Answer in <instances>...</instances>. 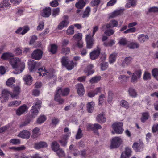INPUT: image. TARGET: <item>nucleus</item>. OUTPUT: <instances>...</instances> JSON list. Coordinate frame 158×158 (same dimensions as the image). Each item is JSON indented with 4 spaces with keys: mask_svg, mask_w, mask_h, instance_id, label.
<instances>
[{
    "mask_svg": "<svg viewBox=\"0 0 158 158\" xmlns=\"http://www.w3.org/2000/svg\"><path fill=\"white\" fill-rule=\"evenodd\" d=\"M31 156H25L24 154L21 153L16 154L15 157L16 158H30Z\"/></svg>",
    "mask_w": 158,
    "mask_h": 158,
    "instance_id": "nucleus-53",
    "label": "nucleus"
},
{
    "mask_svg": "<svg viewBox=\"0 0 158 158\" xmlns=\"http://www.w3.org/2000/svg\"><path fill=\"white\" fill-rule=\"evenodd\" d=\"M41 104V101H38L35 105L32 106L31 111V116L33 118H35L39 112L38 109L40 108Z\"/></svg>",
    "mask_w": 158,
    "mask_h": 158,
    "instance_id": "nucleus-8",
    "label": "nucleus"
},
{
    "mask_svg": "<svg viewBox=\"0 0 158 158\" xmlns=\"http://www.w3.org/2000/svg\"><path fill=\"white\" fill-rule=\"evenodd\" d=\"M77 93L80 96H82L85 93V90L83 85L81 83L78 84L76 85Z\"/></svg>",
    "mask_w": 158,
    "mask_h": 158,
    "instance_id": "nucleus-16",
    "label": "nucleus"
},
{
    "mask_svg": "<svg viewBox=\"0 0 158 158\" xmlns=\"http://www.w3.org/2000/svg\"><path fill=\"white\" fill-rule=\"evenodd\" d=\"M120 104L122 106L128 109L129 107L128 103L125 100H122L120 102Z\"/></svg>",
    "mask_w": 158,
    "mask_h": 158,
    "instance_id": "nucleus-45",
    "label": "nucleus"
},
{
    "mask_svg": "<svg viewBox=\"0 0 158 158\" xmlns=\"http://www.w3.org/2000/svg\"><path fill=\"white\" fill-rule=\"evenodd\" d=\"M100 2V0H93L91 2V6H98Z\"/></svg>",
    "mask_w": 158,
    "mask_h": 158,
    "instance_id": "nucleus-55",
    "label": "nucleus"
},
{
    "mask_svg": "<svg viewBox=\"0 0 158 158\" xmlns=\"http://www.w3.org/2000/svg\"><path fill=\"white\" fill-rule=\"evenodd\" d=\"M101 79L100 76H96L92 78L89 80V82L91 84L97 83Z\"/></svg>",
    "mask_w": 158,
    "mask_h": 158,
    "instance_id": "nucleus-25",
    "label": "nucleus"
},
{
    "mask_svg": "<svg viewBox=\"0 0 158 158\" xmlns=\"http://www.w3.org/2000/svg\"><path fill=\"white\" fill-rule=\"evenodd\" d=\"M32 79V77L29 75H25L23 77V79L26 84L28 85H30L31 84Z\"/></svg>",
    "mask_w": 158,
    "mask_h": 158,
    "instance_id": "nucleus-23",
    "label": "nucleus"
},
{
    "mask_svg": "<svg viewBox=\"0 0 158 158\" xmlns=\"http://www.w3.org/2000/svg\"><path fill=\"white\" fill-rule=\"evenodd\" d=\"M128 92L130 95L133 97H135L137 95V93L135 90L132 88H130L128 90Z\"/></svg>",
    "mask_w": 158,
    "mask_h": 158,
    "instance_id": "nucleus-36",
    "label": "nucleus"
},
{
    "mask_svg": "<svg viewBox=\"0 0 158 158\" xmlns=\"http://www.w3.org/2000/svg\"><path fill=\"white\" fill-rule=\"evenodd\" d=\"M133 58L131 57H126L121 64V65L123 67H127L132 63Z\"/></svg>",
    "mask_w": 158,
    "mask_h": 158,
    "instance_id": "nucleus-14",
    "label": "nucleus"
},
{
    "mask_svg": "<svg viewBox=\"0 0 158 158\" xmlns=\"http://www.w3.org/2000/svg\"><path fill=\"white\" fill-rule=\"evenodd\" d=\"M94 37L91 36V35L90 34L86 35L85 40L86 42V47L87 48L90 49L92 47L94 44Z\"/></svg>",
    "mask_w": 158,
    "mask_h": 158,
    "instance_id": "nucleus-10",
    "label": "nucleus"
},
{
    "mask_svg": "<svg viewBox=\"0 0 158 158\" xmlns=\"http://www.w3.org/2000/svg\"><path fill=\"white\" fill-rule=\"evenodd\" d=\"M61 62L62 65L65 67L68 70L72 69L77 64L76 62H74L72 60L69 61L68 57L66 56L62 57Z\"/></svg>",
    "mask_w": 158,
    "mask_h": 158,
    "instance_id": "nucleus-5",
    "label": "nucleus"
},
{
    "mask_svg": "<svg viewBox=\"0 0 158 158\" xmlns=\"http://www.w3.org/2000/svg\"><path fill=\"white\" fill-rule=\"evenodd\" d=\"M117 56V54L115 52L110 55L109 58V62L110 64H113L115 61Z\"/></svg>",
    "mask_w": 158,
    "mask_h": 158,
    "instance_id": "nucleus-31",
    "label": "nucleus"
},
{
    "mask_svg": "<svg viewBox=\"0 0 158 158\" xmlns=\"http://www.w3.org/2000/svg\"><path fill=\"white\" fill-rule=\"evenodd\" d=\"M143 79L145 81L149 80L151 78V75L148 71H145L143 76Z\"/></svg>",
    "mask_w": 158,
    "mask_h": 158,
    "instance_id": "nucleus-40",
    "label": "nucleus"
},
{
    "mask_svg": "<svg viewBox=\"0 0 158 158\" xmlns=\"http://www.w3.org/2000/svg\"><path fill=\"white\" fill-rule=\"evenodd\" d=\"M91 10L89 7H87L85 10L84 11L82 15V17L83 18L88 17L89 15Z\"/></svg>",
    "mask_w": 158,
    "mask_h": 158,
    "instance_id": "nucleus-34",
    "label": "nucleus"
},
{
    "mask_svg": "<svg viewBox=\"0 0 158 158\" xmlns=\"http://www.w3.org/2000/svg\"><path fill=\"white\" fill-rule=\"evenodd\" d=\"M113 97V93L111 91H109L108 92V102H110L112 101Z\"/></svg>",
    "mask_w": 158,
    "mask_h": 158,
    "instance_id": "nucleus-62",
    "label": "nucleus"
},
{
    "mask_svg": "<svg viewBox=\"0 0 158 158\" xmlns=\"http://www.w3.org/2000/svg\"><path fill=\"white\" fill-rule=\"evenodd\" d=\"M43 52L40 49L34 50L31 55L32 58L37 60H40L42 57Z\"/></svg>",
    "mask_w": 158,
    "mask_h": 158,
    "instance_id": "nucleus-11",
    "label": "nucleus"
},
{
    "mask_svg": "<svg viewBox=\"0 0 158 158\" xmlns=\"http://www.w3.org/2000/svg\"><path fill=\"white\" fill-rule=\"evenodd\" d=\"M15 81V78L11 77L8 79L6 82V85L13 89V92H9L6 89H4L2 91V95L0 99L2 103L6 102L8 99L9 94L12 98H17V97L20 92V88L19 85L16 86L13 84Z\"/></svg>",
    "mask_w": 158,
    "mask_h": 158,
    "instance_id": "nucleus-1",
    "label": "nucleus"
},
{
    "mask_svg": "<svg viewBox=\"0 0 158 158\" xmlns=\"http://www.w3.org/2000/svg\"><path fill=\"white\" fill-rule=\"evenodd\" d=\"M70 135V133L69 132L67 134L64 135L61 138V139L59 141L62 146L65 147L66 145L67 142V140Z\"/></svg>",
    "mask_w": 158,
    "mask_h": 158,
    "instance_id": "nucleus-15",
    "label": "nucleus"
},
{
    "mask_svg": "<svg viewBox=\"0 0 158 158\" xmlns=\"http://www.w3.org/2000/svg\"><path fill=\"white\" fill-rule=\"evenodd\" d=\"M136 0H128V2L125 5V7L128 8L131 7H134L136 5Z\"/></svg>",
    "mask_w": 158,
    "mask_h": 158,
    "instance_id": "nucleus-30",
    "label": "nucleus"
},
{
    "mask_svg": "<svg viewBox=\"0 0 158 158\" xmlns=\"http://www.w3.org/2000/svg\"><path fill=\"white\" fill-rule=\"evenodd\" d=\"M10 142L13 144L16 145L20 144V141L19 139H13L10 140Z\"/></svg>",
    "mask_w": 158,
    "mask_h": 158,
    "instance_id": "nucleus-57",
    "label": "nucleus"
},
{
    "mask_svg": "<svg viewBox=\"0 0 158 158\" xmlns=\"http://www.w3.org/2000/svg\"><path fill=\"white\" fill-rule=\"evenodd\" d=\"M97 121L99 123H103L106 121L105 114L103 113L98 114L96 118Z\"/></svg>",
    "mask_w": 158,
    "mask_h": 158,
    "instance_id": "nucleus-22",
    "label": "nucleus"
},
{
    "mask_svg": "<svg viewBox=\"0 0 158 158\" xmlns=\"http://www.w3.org/2000/svg\"><path fill=\"white\" fill-rule=\"evenodd\" d=\"M13 56L12 53L6 52L2 54L1 58L4 60H10V63L13 68L20 69H16L13 71L14 74H19L23 70L25 66V64L23 62H21L18 58H13Z\"/></svg>",
    "mask_w": 158,
    "mask_h": 158,
    "instance_id": "nucleus-2",
    "label": "nucleus"
},
{
    "mask_svg": "<svg viewBox=\"0 0 158 158\" xmlns=\"http://www.w3.org/2000/svg\"><path fill=\"white\" fill-rule=\"evenodd\" d=\"M60 12V9L59 8H57L53 9L52 13V16L55 17L59 14Z\"/></svg>",
    "mask_w": 158,
    "mask_h": 158,
    "instance_id": "nucleus-51",
    "label": "nucleus"
},
{
    "mask_svg": "<svg viewBox=\"0 0 158 158\" xmlns=\"http://www.w3.org/2000/svg\"><path fill=\"white\" fill-rule=\"evenodd\" d=\"M31 135L30 132L27 130H23L18 135L19 137L22 138L28 139Z\"/></svg>",
    "mask_w": 158,
    "mask_h": 158,
    "instance_id": "nucleus-17",
    "label": "nucleus"
},
{
    "mask_svg": "<svg viewBox=\"0 0 158 158\" xmlns=\"http://www.w3.org/2000/svg\"><path fill=\"white\" fill-rule=\"evenodd\" d=\"M28 109V107L26 105H22L17 110L16 114L18 115H21L26 112Z\"/></svg>",
    "mask_w": 158,
    "mask_h": 158,
    "instance_id": "nucleus-13",
    "label": "nucleus"
},
{
    "mask_svg": "<svg viewBox=\"0 0 158 158\" xmlns=\"http://www.w3.org/2000/svg\"><path fill=\"white\" fill-rule=\"evenodd\" d=\"M21 103L20 101H14L10 102L8 105L9 107H16L19 105Z\"/></svg>",
    "mask_w": 158,
    "mask_h": 158,
    "instance_id": "nucleus-33",
    "label": "nucleus"
},
{
    "mask_svg": "<svg viewBox=\"0 0 158 158\" xmlns=\"http://www.w3.org/2000/svg\"><path fill=\"white\" fill-rule=\"evenodd\" d=\"M74 33V26L73 25L69 26L66 30V34L70 35H73Z\"/></svg>",
    "mask_w": 158,
    "mask_h": 158,
    "instance_id": "nucleus-38",
    "label": "nucleus"
},
{
    "mask_svg": "<svg viewBox=\"0 0 158 158\" xmlns=\"http://www.w3.org/2000/svg\"><path fill=\"white\" fill-rule=\"evenodd\" d=\"M51 47L50 52L52 54H55L56 52L57 48L56 45L54 44H52L51 45Z\"/></svg>",
    "mask_w": 158,
    "mask_h": 158,
    "instance_id": "nucleus-49",
    "label": "nucleus"
},
{
    "mask_svg": "<svg viewBox=\"0 0 158 158\" xmlns=\"http://www.w3.org/2000/svg\"><path fill=\"white\" fill-rule=\"evenodd\" d=\"M108 63L103 62L101 64V69L102 70H105L108 68Z\"/></svg>",
    "mask_w": 158,
    "mask_h": 158,
    "instance_id": "nucleus-58",
    "label": "nucleus"
},
{
    "mask_svg": "<svg viewBox=\"0 0 158 158\" xmlns=\"http://www.w3.org/2000/svg\"><path fill=\"white\" fill-rule=\"evenodd\" d=\"M137 40L140 43H143L149 40V37L146 35L141 34L138 35Z\"/></svg>",
    "mask_w": 158,
    "mask_h": 158,
    "instance_id": "nucleus-18",
    "label": "nucleus"
},
{
    "mask_svg": "<svg viewBox=\"0 0 158 158\" xmlns=\"http://www.w3.org/2000/svg\"><path fill=\"white\" fill-rule=\"evenodd\" d=\"M129 78V77L124 75H120L118 77V79L119 80H121L123 82H126L128 80Z\"/></svg>",
    "mask_w": 158,
    "mask_h": 158,
    "instance_id": "nucleus-46",
    "label": "nucleus"
},
{
    "mask_svg": "<svg viewBox=\"0 0 158 158\" xmlns=\"http://www.w3.org/2000/svg\"><path fill=\"white\" fill-rule=\"evenodd\" d=\"M69 92V89L68 88H66L62 89L61 88H57L54 98L55 100L58 102L59 104L63 103L64 100L61 98V96L67 95Z\"/></svg>",
    "mask_w": 158,
    "mask_h": 158,
    "instance_id": "nucleus-4",
    "label": "nucleus"
},
{
    "mask_svg": "<svg viewBox=\"0 0 158 158\" xmlns=\"http://www.w3.org/2000/svg\"><path fill=\"white\" fill-rule=\"evenodd\" d=\"M152 131L153 133L158 132V124L154 125L152 127Z\"/></svg>",
    "mask_w": 158,
    "mask_h": 158,
    "instance_id": "nucleus-64",
    "label": "nucleus"
},
{
    "mask_svg": "<svg viewBox=\"0 0 158 158\" xmlns=\"http://www.w3.org/2000/svg\"><path fill=\"white\" fill-rule=\"evenodd\" d=\"M46 119V117L44 115L40 116L38 119L37 123L39 124H41L43 123Z\"/></svg>",
    "mask_w": 158,
    "mask_h": 158,
    "instance_id": "nucleus-50",
    "label": "nucleus"
},
{
    "mask_svg": "<svg viewBox=\"0 0 158 158\" xmlns=\"http://www.w3.org/2000/svg\"><path fill=\"white\" fill-rule=\"evenodd\" d=\"M23 29L21 35H24L29 30V27L27 26H26L22 27Z\"/></svg>",
    "mask_w": 158,
    "mask_h": 158,
    "instance_id": "nucleus-61",
    "label": "nucleus"
},
{
    "mask_svg": "<svg viewBox=\"0 0 158 158\" xmlns=\"http://www.w3.org/2000/svg\"><path fill=\"white\" fill-rule=\"evenodd\" d=\"M143 144L141 143H135L132 145L133 149L136 152H139L143 148Z\"/></svg>",
    "mask_w": 158,
    "mask_h": 158,
    "instance_id": "nucleus-20",
    "label": "nucleus"
},
{
    "mask_svg": "<svg viewBox=\"0 0 158 158\" xmlns=\"http://www.w3.org/2000/svg\"><path fill=\"white\" fill-rule=\"evenodd\" d=\"M105 98V96L104 94H101L99 96V105H101L104 99Z\"/></svg>",
    "mask_w": 158,
    "mask_h": 158,
    "instance_id": "nucleus-56",
    "label": "nucleus"
},
{
    "mask_svg": "<svg viewBox=\"0 0 158 158\" xmlns=\"http://www.w3.org/2000/svg\"><path fill=\"white\" fill-rule=\"evenodd\" d=\"M10 149H14L15 150H24L26 149V147L25 146L22 145L20 147H13L10 148Z\"/></svg>",
    "mask_w": 158,
    "mask_h": 158,
    "instance_id": "nucleus-60",
    "label": "nucleus"
},
{
    "mask_svg": "<svg viewBox=\"0 0 158 158\" xmlns=\"http://www.w3.org/2000/svg\"><path fill=\"white\" fill-rule=\"evenodd\" d=\"M50 4L52 6L56 7L58 5V3L56 0H55L51 2Z\"/></svg>",
    "mask_w": 158,
    "mask_h": 158,
    "instance_id": "nucleus-63",
    "label": "nucleus"
},
{
    "mask_svg": "<svg viewBox=\"0 0 158 158\" xmlns=\"http://www.w3.org/2000/svg\"><path fill=\"white\" fill-rule=\"evenodd\" d=\"M93 68V66L92 64H90L87 66L85 71L88 73V75H89L93 74L94 73V71L93 69H92Z\"/></svg>",
    "mask_w": 158,
    "mask_h": 158,
    "instance_id": "nucleus-32",
    "label": "nucleus"
},
{
    "mask_svg": "<svg viewBox=\"0 0 158 158\" xmlns=\"http://www.w3.org/2000/svg\"><path fill=\"white\" fill-rule=\"evenodd\" d=\"M100 53V48L98 47L97 49L94 50L90 53V58L93 60L97 59Z\"/></svg>",
    "mask_w": 158,
    "mask_h": 158,
    "instance_id": "nucleus-12",
    "label": "nucleus"
},
{
    "mask_svg": "<svg viewBox=\"0 0 158 158\" xmlns=\"http://www.w3.org/2000/svg\"><path fill=\"white\" fill-rule=\"evenodd\" d=\"M133 74H135V75L137 76V77L140 79L141 76V75L142 74V71L140 69H138V70H136L134 73H133Z\"/></svg>",
    "mask_w": 158,
    "mask_h": 158,
    "instance_id": "nucleus-59",
    "label": "nucleus"
},
{
    "mask_svg": "<svg viewBox=\"0 0 158 158\" xmlns=\"http://www.w3.org/2000/svg\"><path fill=\"white\" fill-rule=\"evenodd\" d=\"M118 25V22L115 20L113 19L111 20L109 24L103 25L101 29L103 31L106 28L109 29L110 28H113L117 27Z\"/></svg>",
    "mask_w": 158,
    "mask_h": 158,
    "instance_id": "nucleus-9",
    "label": "nucleus"
},
{
    "mask_svg": "<svg viewBox=\"0 0 158 158\" xmlns=\"http://www.w3.org/2000/svg\"><path fill=\"white\" fill-rule=\"evenodd\" d=\"M69 23V22L68 20H63L59 23L58 26V28L59 30H61L64 27L67 26Z\"/></svg>",
    "mask_w": 158,
    "mask_h": 158,
    "instance_id": "nucleus-28",
    "label": "nucleus"
},
{
    "mask_svg": "<svg viewBox=\"0 0 158 158\" xmlns=\"http://www.w3.org/2000/svg\"><path fill=\"white\" fill-rule=\"evenodd\" d=\"M56 152L59 157H62L65 156V153L64 151L60 148Z\"/></svg>",
    "mask_w": 158,
    "mask_h": 158,
    "instance_id": "nucleus-44",
    "label": "nucleus"
},
{
    "mask_svg": "<svg viewBox=\"0 0 158 158\" xmlns=\"http://www.w3.org/2000/svg\"><path fill=\"white\" fill-rule=\"evenodd\" d=\"M152 74L154 77L158 81V69L155 68L152 72Z\"/></svg>",
    "mask_w": 158,
    "mask_h": 158,
    "instance_id": "nucleus-42",
    "label": "nucleus"
},
{
    "mask_svg": "<svg viewBox=\"0 0 158 158\" xmlns=\"http://www.w3.org/2000/svg\"><path fill=\"white\" fill-rule=\"evenodd\" d=\"M123 125L122 122L115 123L112 125L113 129L114 132L117 134H121L124 131L122 127Z\"/></svg>",
    "mask_w": 158,
    "mask_h": 158,
    "instance_id": "nucleus-7",
    "label": "nucleus"
},
{
    "mask_svg": "<svg viewBox=\"0 0 158 158\" xmlns=\"http://www.w3.org/2000/svg\"><path fill=\"white\" fill-rule=\"evenodd\" d=\"M127 46L130 49H135L138 48L139 46V44L137 42H129Z\"/></svg>",
    "mask_w": 158,
    "mask_h": 158,
    "instance_id": "nucleus-27",
    "label": "nucleus"
},
{
    "mask_svg": "<svg viewBox=\"0 0 158 158\" xmlns=\"http://www.w3.org/2000/svg\"><path fill=\"white\" fill-rule=\"evenodd\" d=\"M149 117V114L148 112L143 113L142 117L141 118V121L143 122H144L146 120L148 119Z\"/></svg>",
    "mask_w": 158,
    "mask_h": 158,
    "instance_id": "nucleus-39",
    "label": "nucleus"
},
{
    "mask_svg": "<svg viewBox=\"0 0 158 158\" xmlns=\"http://www.w3.org/2000/svg\"><path fill=\"white\" fill-rule=\"evenodd\" d=\"M51 10L50 7H46L41 11V15L43 17H48L51 14Z\"/></svg>",
    "mask_w": 158,
    "mask_h": 158,
    "instance_id": "nucleus-19",
    "label": "nucleus"
},
{
    "mask_svg": "<svg viewBox=\"0 0 158 158\" xmlns=\"http://www.w3.org/2000/svg\"><path fill=\"white\" fill-rule=\"evenodd\" d=\"M82 35L81 33H78L77 34H75L73 37V39L77 41L79 40H81L82 38Z\"/></svg>",
    "mask_w": 158,
    "mask_h": 158,
    "instance_id": "nucleus-41",
    "label": "nucleus"
},
{
    "mask_svg": "<svg viewBox=\"0 0 158 158\" xmlns=\"http://www.w3.org/2000/svg\"><path fill=\"white\" fill-rule=\"evenodd\" d=\"M41 63L34 62L33 60H31L29 62L28 66L30 72H34L38 70L37 73H39V76H40L42 75L41 73L44 71L45 73H43V76L47 75L48 78H51L53 76V73L49 71H48L46 70L45 68H40Z\"/></svg>",
    "mask_w": 158,
    "mask_h": 158,
    "instance_id": "nucleus-3",
    "label": "nucleus"
},
{
    "mask_svg": "<svg viewBox=\"0 0 158 158\" xmlns=\"http://www.w3.org/2000/svg\"><path fill=\"white\" fill-rule=\"evenodd\" d=\"M85 3L84 0H79L75 4L76 8L78 9H82L85 6Z\"/></svg>",
    "mask_w": 158,
    "mask_h": 158,
    "instance_id": "nucleus-26",
    "label": "nucleus"
},
{
    "mask_svg": "<svg viewBox=\"0 0 158 158\" xmlns=\"http://www.w3.org/2000/svg\"><path fill=\"white\" fill-rule=\"evenodd\" d=\"M138 79H139L135 75V74L133 73L131 77V82L133 83H136L137 82Z\"/></svg>",
    "mask_w": 158,
    "mask_h": 158,
    "instance_id": "nucleus-54",
    "label": "nucleus"
},
{
    "mask_svg": "<svg viewBox=\"0 0 158 158\" xmlns=\"http://www.w3.org/2000/svg\"><path fill=\"white\" fill-rule=\"evenodd\" d=\"M129 42L127 41L125 38H120L119 39L118 43L121 45H128Z\"/></svg>",
    "mask_w": 158,
    "mask_h": 158,
    "instance_id": "nucleus-37",
    "label": "nucleus"
},
{
    "mask_svg": "<svg viewBox=\"0 0 158 158\" xmlns=\"http://www.w3.org/2000/svg\"><path fill=\"white\" fill-rule=\"evenodd\" d=\"M94 102L93 101L88 102L87 104V110L89 113H92L95 106Z\"/></svg>",
    "mask_w": 158,
    "mask_h": 158,
    "instance_id": "nucleus-24",
    "label": "nucleus"
},
{
    "mask_svg": "<svg viewBox=\"0 0 158 158\" xmlns=\"http://www.w3.org/2000/svg\"><path fill=\"white\" fill-rule=\"evenodd\" d=\"M115 40H111L109 42H104L103 45L106 46H111L115 44Z\"/></svg>",
    "mask_w": 158,
    "mask_h": 158,
    "instance_id": "nucleus-52",
    "label": "nucleus"
},
{
    "mask_svg": "<svg viewBox=\"0 0 158 158\" xmlns=\"http://www.w3.org/2000/svg\"><path fill=\"white\" fill-rule=\"evenodd\" d=\"M40 129L39 128L36 127L34 128L32 131L33 135L32 136L34 138L37 137L39 134Z\"/></svg>",
    "mask_w": 158,
    "mask_h": 158,
    "instance_id": "nucleus-43",
    "label": "nucleus"
},
{
    "mask_svg": "<svg viewBox=\"0 0 158 158\" xmlns=\"http://www.w3.org/2000/svg\"><path fill=\"white\" fill-rule=\"evenodd\" d=\"M114 32V31L113 29H110L105 31L104 34L107 36H110L113 35Z\"/></svg>",
    "mask_w": 158,
    "mask_h": 158,
    "instance_id": "nucleus-48",
    "label": "nucleus"
},
{
    "mask_svg": "<svg viewBox=\"0 0 158 158\" xmlns=\"http://www.w3.org/2000/svg\"><path fill=\"white\" fill-rule=\"evenodd\" d=\"M47 143L44 142H40L36 143L34 144V148L36 149H39L41 148H44L47 147Z\"/></svg>",
    "mask_w": 158,
    "mask_h": 158,
    "instance_id": "nucleus-21",
    "label": "nucleus"
},
{
    "mask_svg": "<svg viewBox=\"0 0 158 158\" xmlns=\"http://www.w3.org/2000/svg\"><path fill=\"white\" fill-rule=\"evenodd\" d=\"M122 142V139L119 137H116L112 139L110 148L111 149L117 148L121 144Z\"/></svg>",
    "mask_w": 158,
    "mask_h": 158,
    "instance_id": "nucleus-6",
    "label": "nucleus"
},
{
    "mask_svg": "<svg viewBox=\"0 0 158 158\" xmlns=\"http://www.w3.org/2000/svg\"><path fill=\"white\" fill-rule=\"evenodd\" d=\"M51 148L53 151L56 152L60 148V145L56 141H53L51 145Z\"/></svg>",
    "mask_w": 158,
    "mask_h": 158,
    "instance_id": "nucleus-29",
    "label": "nucleus"
},
{
    "mask_svg": "<svg viewBox=\"0 0 158 158\" xmlns=\"http://www.w3.org/2000/svg\"><path fill=\"white\" fill-rule=\"evenodd\" d=\"M10 4L8 2V0H3V1L0 3V8H3L4 7H8L10 6Z\"/></svg>",
    "mask_w": 158,
    "mask_h": 158,
    "instance_id": "nucleus-35",
    "label": "nucleus"
},
{
    "mask_svg": "<svg viewBox=\"0 0 158 158\" xmlns=\"http://www.w3.org/2000/svg\"><path fill=\"white\" fill-rule=\"evenodd\" d=\"M82 130L80 128H79L76 135V139H80L82 137Z\"/></svg>",
    "mask_w": 158,
    "mask_h": 158,
    "instance_id": "nucleus-47",
    "label": "nucleus"
}]
</instances>
